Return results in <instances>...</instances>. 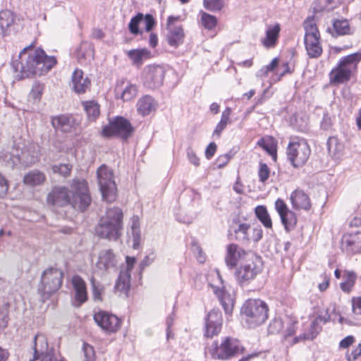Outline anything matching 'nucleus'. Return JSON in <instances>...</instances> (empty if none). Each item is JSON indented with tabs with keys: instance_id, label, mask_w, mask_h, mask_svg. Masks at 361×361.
I'll use <instances>...</instances> for the list:
<instances>
[{
	"instance_id": "f257e3e1",
	"label": "nucleus",
	"mask_w": 361,
	"mask_h": 361,
	"mask_svg": "<svg viewBox=\"0 0 361 361\" xmlns=\"http://www.w3.org/2000/svg\"><path fill=\"white\" fill-rule=\"evenodd\" d=\"M32 47V44L25 47L19 54V60L12 62L14 71L20 73L21 78L46 74L56 63L55 57L47 56L42 49Z\"/></svg>"
},
{
	"instance_id": "f03ea898",
	"label": "nucleus",
	"mask_w": 361,
	"mask_h": 361,
	"mask_svg": "<svg viewBox=\"0 0 361 361\" xmlns=\"http://www.w3.org/2000/svg\"><path fill=\"white\" fill-rule=\"evenodd\" d=\"M122 228V210L118 207H114L106 210V215L100 219L95 231L100 238L116 240L121 235Z\"/></svg>"
},
{
	"instance_id": "7ed1b4c3",
	"label": "nucleus",
	"mask_w": 361,
	"mask_h": 361,
	"mask_svg": "<svg viewBox=\"0 0 361 361\" xmlns=\"http://www.w3.org/2000/svg\"><path fill=\"white\" fill-rule=\"evenodd\" d=\"M40 147L38 145L30 143L24 147L15 145L8 155H5L8 165L14 168L18 165L29 167L37 163L39 159Z\"/></svg>"
},
{
	"instance_id": "20e7f679",
	"label": "nucleus",
	"mask_w": 361,
	"mask_h": 361,
	"mask_svg": "<svg viewBox=\"0 0 361 361\" xmlns=\"http://www.w3.org/2000/svg\"><path fill=\"white\" fill-rule=\"evenodd\" d=\"M360 61L361 53L352 54L341 59L329 73L330 83L337 85L348 82Z\"/></svg>"
},
{
	"instance_id": "39448f33",
	"label": "nucleus",
	"mask_w": 361,
	"mask_h": 361,
	"mask_svg": "<svg viewBox=\"0 0 361 361\" xmlns=\"http://www.w3.org/2000/svg\"><path fill=\"white\" fill-rule=\"evenodd\" d=\"M244 347L234 338L227 336L222 338L221 343L214 341L207 352L213 359L226 360L243 353Z\"/></svg>"
},
{
	"instance_id": "423d86ee",
	"label": "nucleus",
	"mask_w": 361,
	"mask_h": 361,
	"mask_svg": "<svg viewBox=\"0 0 361 361\" xmlns=\"http://www.w3.org/2000/svg\"><path fill=\"white\" fill-rule=\"evenodd\" d=\"M268 306L259 299H249L242 307V314L245 316L250 327L264 323L268 318Z\"/></svg>"
},
{
	"instance_id": "0eeeda50",
	"label": "nucleus",
	"mask_w": 361,
	"mask_h": 361,
	"mask_svg": "<svg viewBox=\"0 0 361 361\" xmlns=\"http://www.w3.org/2000/svg\"><path fill=\"white\" fill-rule=\"evenodd\" d=\"M247 257L235 271L236 280L242 286L250 283L262 270V262L259 256L252 252Z\"/></svg>"
},
{
	"instance_id": "6e6552de",
	"label": "nucleus",
	"mask_w": 361,
	"mask_h": 361,
	"mask_svg": "<svg viewBox=\"0 0 361 361\" xmlns=\"http://www.w3.org/2000/svg\"><path fill=\"white\" fill-rule=\"evenodd\" d=\"M63 279V272L55 267H49L42 272L38 290L44 299L49 298L60 288Z\"/></svg>"
},
{
	"instance_id": "1a4fd4ad",
	"label": "nucleus",
	"mask_w": 361,
	"mask_h": 361,
	"mask_svg": "<svg viewBox=\"0 0 361 361\" xmlns=\"http://www.w3.org/2000/svg\"><path fill=\"white\" fill-rule=\"evenodd\" d=\"M71 190V206L75 210L84 212L92 202L87 181L73 180Z\"/></svg>"
},
{
	"instance_id": "9d476101",
	"label": "nucleus",
	"mask_w": 361,
	"mask_h": 361,
	"mask_svg": "<svg viewBox=\"0 0 361 361\" xmlns=\"http://www.w3.org/2000/svg\"><path fill=\"white\" fill-rule=\"evenodd\" d=\"M97 174L103 200L109 202H113L117 192L113 171L106 166L102 165L97 169Z\"/></svg>"
},
{
	"instance_id": "9b49d317",
	"label": "nucleus",
	"mask_w": 361,
	"mask_h": 361,
	"mask_svg": "<svg viewBox=\"0 0 361 361\" xmlns=\"http://www.w3.org/2000/svg\"><path fill=\"white\" fill-rule=\"evenodd\" d=\"M134 128L128 120L118 116L110 121L109 125L104 126L102 130V135L104 137H118L128 140L133 134Z\"/></svg>"
},
{
	"instance_id": "f8f14e48",
	"label": "nucleus",
	"mask_w": 361,
	"mask_h": 361,
	"mask_svg": "<svg viewBox=\"0 0 361 361\" xmlns=\"http://www.w3.org/2000/svg\"><path fill=\"white\" fill-rule=\"evenodd\" d=\"M310 149L304 140H294L290 141L286 154L288 159L293 166L298 168L303 166L310 155Z\"/></svg>"
},
{
	"instance_id": "ddd939ff",
	"label": "nucleus",
	"mask_w": 361,
	"mask_h": 361,
	"mask_svg": "<svg viewBox=\"0 0 361 361\" xmlns=\"http://www.w3.org/2000/svg\"><path fill=\"white\" fill-rule=\"evenodd\" d=\"M164 76L165 70L164 67L155 64L148 65L143 69V84L149 89L158 88L163 84Z\"/></svg>"
},
{
	"instance_id": "4468645a",
	"label": "nucleus",
	"mask_w": 361,
	"mask_h": 361,
	"mask_svg": "<svg viewBox=\"0 0 361 361\" xmlns=\"http://www.w3.org/2000/svg\"><path fill=\"white\" fill-rule=\"evenodd\" d=\"M217 280V283L214 284L209 283L213 293L218 298L222 307L224 308L226 314H231L233 310L234 301L231 298V295L225 290L224 286L223 284V279L218 271L215 272L214 275H211Z\"/></svg>"
},
{
	"instance_id": "2eb2a0df",
	"label": "nucleus",
	"mask_w": 361,
	"mask_h": 361,
	"mask_svg": "<svg viewBox=\"0 0 361 361\" xmlns=\"http://www.w3.org/2000/svg\"><path fill=\"white\" fill-rule=\"evenodd\" d=\"M180 20V16H171L168 18L166 23V39L168 44L177 48L184 42L185 33L182 25H176L175 23Z\"/></svg>"
},
{
	"instance_id": "dca6fc26",
	"label": "nucleus",
	"mask_w": 361,
	"mask_h": 361,
	"mask_svg": "<svg viewBox=\"0 0 361 361\" xmlns=\"http://www.w3.org/2000/svg\"><path fill=\"white\" fill-rule=\"evenodd\" d=\"M275 209L280 216L281 223L286 231L289 232L293 230L298 221L295 213L290 210L285 202L279 198L275 202Z\"/></svg>"
},
{
	"instance_id": "f3484780",
	"label": "nucleus",
	"mask_w": 361,
	"mask_h": 361,
	"mask_svg": "<svg viewBox=\"0 0 361 361\" xmlns=\"http://www.w3.org/2000/svg\"><path fill=\"white\" fill-rule=\"evenodd\" d=\"M71 191L63 186H56L47 195V203L54 207L71 205Z\"/></svg>"
},
{
	"instance_id": "a211bd4d",
	"label": "nucleus",
	"mask_w": 361,
	"mask_h": 361,
	"mask_svg": "<svg viewBox=\"0 0 361 361\" xmlns=\"http://www.w3.org/2000/svg\"><path fill=\"white\" fill-rule=\"evenodd\" d=\"M94 320L104 331L113 333L118 330L121 321L114 314L106 312H99L94 315Z\"/></svg>"
},
{
	"instance_id": "6ab92c4d",
	"label": "nucleus",
	"mask_w": 361,
	"mask_h": 361,
	"mask_svg": "<svg viewBox=\"0 0 361 361\" xmlns=\"http://www.w3.org/2000/svg\"><path fill=\"white\" fill-rule=\"evenodd\" d=\"M223 324L222 314L219 310L210 311L206 319L204 335L207 337H213L219 334Z\"/></svg>"
},
{
	"instance_id": "aec40b11",
	"label": "nucleus",
	"mask_w": 361,
	"mask_h": 361,
	"mask_svg": "<svg viewBox=\"0 0 361 361\" xmlns=\"http://www.w3.org/2000/svg\"><path fill=\"white\" fill-rule=\"evenodd\" d=\"M253 252L245 251L235 244H230L227 247V253L225 258L226 265L231 269L236 266L238 262H244L247 259L249 253Z\"/></svg>"
},
{
	"instance_id": "412c9836",
	"label": "nucleus",
	"mask_w": 361,
	"mask_h": 361,
	"mask_svg": "<svg viewBox=\"0 0 361 361\" xmlns=\"http://www.w3.org/2000/svg\"><path fill=\"white\" fill-rule=\"evenodd\" d=\"M117 264V257L112 250L107 249L99 252L96 263L99 269L109 272L116 269Z\"/></svg>"
},
{
	"instance_id": "4be33fe9",
	"label": "nucleus",
	"mask_w": 361,
	"mask_h": 361,
	"mask_svg": "<svg viewBox=\"0 0 361 361\" xmlns=\"http://www.w3.org/2000/svg\"><path fill=\"white\" fill-rule=\"evenodd\" d=\"M341 248L348 254L361 252V232L357 231L344 235L342 239Z\"/></svg>"
},
{
	"instance_id": "5701e85b",
	"label": "nucleus",
	"mask_w": 361,
	"mask_h": 361,
	"mask_svg": "<svg viewBox=\"0 0 361 361\" xmlns=\"http://www.w3.org/2000/svg\"><path fill=\"white\" fill-rule=\"evenodd\" d=\"M71 283L75 292L74 305L79 307L87 300V292L85 281L78 275L73 276Z\"/></svg>"
},
{
	"instance_id": "b1692460",
	"label": "nucleus",
	"mask_w": 361,
	"mask_h": 361,
	"mask_svg": "<svg viewBox=\"0 0 361 361\" xmlns=\"http://www.w3.org/2000/svg\"><path fill=\"white\" fill-rule=\"evenodd\" d=\"M290 200L294 209L308 211L311 208L310 199L302 190L297 189L293 191L290 194Z\"/></svg>"
},
{
	"instance_id": "393cba45",
	"label": "nucleus",
	"mask_w": 361,
	"mask_h": 361,
	"mask_svg": "<svg viewBox=\"0 0 361 361\" xmlns=\"http://www.w3.org/2000/svg\"><path fill=\"white\" fill-rule=\"evenodd\" d=\"M90 86V80L84 77L81 70L75 69L72 75V88L77 94L85 93Z\"/></svg>"
},
{
	"instance_id": "a878e982",
	"label": "nucleus",
	"mask_w": 361,
	"mask_h": 361,
	"mask_svg": "<svg viewBox=\"0 0 361 361\" xmlns=\"http://www.w3.org/2000/svg\"><path fill=\"white\" fill-rule=\"evenodd\" d=\"M231 235L238 242L247 244L250 240L251 226L246 223L235 224L231 226Z\"/></svg>"
},
{
	"instance_id": "bb28decb",
	"label": "nucleus",
	"mask_w": 361,
	"mask_h": 361,
	"mask_svg": "<svg viewBox=\"0 0 361 361\" xmlns=\"http://www.w3.org/2000/svg\"><path fill=\"white\" fill-rule=\"evenodd\" d=\"M34 356L33 358L30 360L29 361H35L39 358V357H43V355L46 353H54L52 350L49 351L48 349V342L46 336L44 334H37L34 338Z\"/></svg>"
},
{
	"instance_id": "cd10ccee",
	"label": "nucleus",
	"mask_w": 361,
	"mask_h": 361,
	"mask_svg": "<svg viewBox=\"0 0 361 361\" xmlns=\"http://www.w3.org/2000/svg\"><path fill=\"white\" fill-rule=\"evenodd\" d=\"M74 119L66 115L54 116L51 119V125L54 128L63 133L71 132L74 127Z\"/></svg>"
},
{
	"instance_id": "c85d7f7f",
	"label": "nucleus",
	"mask_w": 361,
	"mask_h": 361,
	"mask_svg": "<svg viewBox=\"0 0 361 361\" xmlns=\"http://www.w3.org/2000/svg\"><path fill=\"white\" fill-rule=\"evenodd\" d=\"M133 65L140 68L144 61L150 59L151 52L146 48L130 49L126 52Z\"/></svg>"
},
{
	"instance_id": "c756f323",
	"label": "nucleus",
	"mask_w": 361,
	"mask_h": 361,
	"mask_svg": "<svg viewBox=\"0 0 361 361\" xmlns=\"http://www.w3.org/2000/svg\"><path fill=\"white\" fill-rule=\"evenodd\" d=\"M320 37H305V45L310 58L317 59L322 53V48L320 44Z\"/></svg>"
},
{
	"instance_id": "7c9ffc66",
	"label": "nucleus",
	"mask_w": 361,
	"mask_h": 361,
	"mask_svg": "<svg viewBox=\"0 0 361 361\" xmlns=\"http://www.w3.org/2000/svg\"><path fill=\"white\" fill-rule=\"evenodd\" d=\"M137 106L140 114L147 116L156 110L157 103L151 96L145 95L138 100Z\"/></svg>"
},
{
	"instance_id": "2f4dec72",
	"label": "nucleus",
	"mask_w": 361,
	"mask_h": 361,
	"mask_svg": "<svg viewBox=\"0 0 361 361\" xmlns=\"http://www.w3.org/2000/svg\"><path fill=\"white\" fill-rule=\"evenodd\" d=\"M14 22L15 17L11 11L3 10L0 11V30L2 36H6L9 33V28Z\"/></svg>"
},
{
	"instance_id": "473e14b6",
	"label": "nucleus",
	"mask_w": 361,
	"mask_h": 361,
	"mask_svg": "<svg viewBox=\"0 0 361 361\" xmlns=\"http://www.w3.org/2000/svg\"><path fill=\"white\" fill-rule=\"evenodd\" d=\"M130 274L128 271H121L114 288L120 294L127 295L130 286Z\"/></svg>"
},
{
	"instance_id": "72a5a7b5",
	"label": "nucleus",
	"mask_w": 361,
	"mask_h": 361,
	"mask_svg": "<svg viewBox=\"0 0 361 361\" xmlns=\"http://www.w3.org/2000/svg\"><path fill=\"white\" fill-rule=\"evenodd\" d=\"M46 180V176L44 173L39 170H32L26 173L23 177L24 184L29 186H37L42 185Z\"/></svg>"
},
{
	"instance_id": "f704fd0d",
	"label": "nucleus",
	"mask_w": 361,
	"mask_h": 361,
	"mask_svg": "<svg viewBox=\"0 0 361 361\" xmlns=\"http://www.w3.org/2000/svg\"><path fill=\"white\" fill-rule=\"evenodd\" d=\"M279 32L280 25L279 24H276L273 27H268L266 31V37L262 41L263 45L267 48L274 47L277 42Z\"/></svg>"
},
{
	"instance_id": "c9c22d12",
	"label": "nucleus",
	"mask_w": 361,
	"mask_h": 361,
	"mask_svg": "<svg viewBox=\"0 0 361 361\" xmlns=\"http://www.w3.org/2000/svg\"><path fill=\"white\" fill-rule=\"evenodd\" d=\"M305 30V37H320V34L314 21V15L309 16L303 23Z\"/></svg>"
},
{
	"instance_id": "e433bc0d",
	"label": "nucleus",
	"mask_w": 361,
	"mask_h": 361,
	"mask_svg": "<svg viewBox=\"0 0 361 361\" xmlns=\"http://www.w3.org/2000/svg\"><path fill=\"white\" fill-rule=\"evenodd\" d=\"M257 219L267 228H272V221L265 206L259 205L255 208Z\"/></svg>"
},
{
	"instance_id": "4c0bfd02",
	"label": "nucleus",
	"mask_w": 361,
	"mask_h": 361,
	"mask_svg": "<svg viewBox=\"0 0 361 361\" xmlns=\"http://www.w3.org/2000/svg\"><path fill=\"white\" fill-rule=\"evenodd\" d=\"M116 95L121 94V98L123 101H129L133 99L137 92V86L133 84H128L123 89L117 87L116 89Z\"/></svg>"
},
{
	"instance_id": "58836bf2",
	"label": "nucleus",
	"mask_w": 361,
	"mask_h": 361,
	"mask_svg": "<svg viewBox=\"0 0 361 361\" xmlns=\"http://www.w3.org/2000/svg\"><path fill=\"white\" fill-rule=\"evenodd\" d=\"M333 27L338 35H352L354 30L352 29L347 20H336L333 23Z\"/></svg>"
},
{
	"instance_id": "ea45409f",
	"label": "nucleus",
	"mask_w": 361,
	"mask_h": 361,
	"mask_svg": "<svg viewBox=\"0 0 361 361\" xmlns=\"http://www.w3.org/2000/svg\"><path fill=\"white\" fill-rule=\"evenodd\" d=\"M83 106L89 120L94 121L99 115V106L93 101H87L83 103Z\"/></svg>"
},
{
	"instance_id": "a19ab883",
	"label": "nucleus",
	"mask_w": 361,
	"mask_h": 361,
	"mask_svg": "<svg viewBox=\"0 0 361 361\" xmlns=\"http://www.w3.org/2000/svg\"><path fill=\"white\" fill-rule=\"evenodd\" d=\"M344 281L341 282L340 287L345 293H349L355 283V274L353 271H345L343 274Z\"/></svg>"
},
{
	"instance_id": "79ce46f5",
	"label": "nucleus",
	"mask_w": 361,
	"mask_h": 361,
	"mask_svg": "<svg viewBox=\"0 0 361 361\" xmlns=\"http://www.w3.org/2000/svg\"><path fill=\"white\" fill-rule=\"evenodd\" d=\"M90 284L92 286V296L94 301L102 300V293L104 292L103 285L96 281V279L92 276L90 278Z\"/></svg>"
},
{
	"instance_id": "37998d69",
	"label": "nucleus",
	"mask_w": 361,
	"mask_h": 361,
	"mask_svg": "<svg viewBox=\"0 0 361 361\" xmlns=\"http://www.w3.org/2000/svg\"><path fill=\"white\" fill-rule=\"evenodd\" d=\"M257 145L265 150L274 159H276V149L271 140L262 137L258 140Z\"/></svg>"
},
{
	"instance_id": "c03bdc74",
	"label": "nucleus",
	"mask_w": 361,
	"mask_h": 361,
	"mask_svg": "<svg viewBox=\"0 0 361 361\" xmlns=\"http://www.w3.org/2000/svg\"><path fill=\"white\" fill-rule=\"evenodd\" d=\"M201 23L205 29L211 30L216 26L217 19L214 16L202 12Z\"/></svg>"
},
{
	"instance_id": "a18cd8bd",
	"label": "nucleus",
	"mask_w": 361,
	"mask_h": 361,
	"mask_svg": "<svg viewBox=\"0 0 361 361\" xmlns=\"http://www.w3.org/2000/svg\"><path fill=\"white\" fill-rule=\"evenodd\" d=\"M331 2V0H315L312 4L314 14L330 11L331 9L329 8Z\"/></svg>"
},
{
	"instance_id": "49530a36",
	"label": "nucleus",
	"mask_w": 361,
	"mask_h": 361,
	"mask_svg": "<svg viewBox=\"0 0 361 361\" xmlns=\"http://www.w3.org/2000/svg\"><path fill=\"white\" fill-rule=\"evenodd\" d=\"M329 152L336 156L342 149V145L338 142V138L336 137H330L326 142Z\"/></svg>"
},
{
	"instance_id": "de8ad7c7",
	"label": "nucleus",
	"mask_w": 361,
	"mask_h": 361,
	"mask_svg": "<svg viewBox=\"0 0 361 361\" xmlns=\"http://www.w3.org/2000/svg\"><path fill=\"white\" fill-rule=\"evenodd\" d=\"M203 4L206 9L215 12L221 10L224 3L223 0H203Z\"/></svg>"
},
{
	"instance_id": "09e8293b",
	"label": "nucleus",
	"mask_w": 361,
	"mask_h": 361,
	"mask_svg": "<svg viewBox=\"0 0 361 361\" xmlns=\"http://www.w3.org/2000/svg\"><path fill=\"white\" fill-rule=\"evenodd\" d=\"M142 20L143 14L140 13L131 18L128 25V28L132 34L137 35L140 32L138 25Z\"/></svg>"
},
{
	"instance_id": "8fccbe9b",
	"label": "nucleus",
	"mask_w": 361,
	"mask_h": 361,
	"mask_svg": "<svg viewBox=\"0 0 361 361\" xmlns=\"http://www.w3.org/2000/svg\"><path fill=\"white\" fill-rule=\"evenodd\" d=\"M72 166L68 164H61L58 165H54L51 167L52 171L54 173H59L63 177L69 176L71 171Z\"/></svg>"
},
{
	"instance_id": "3c124183",
	"label": "nucleus",
	"mask_w": 361,
	"mask_h": 361,
	"mask_svg": "<svg viewBox=\"0 0 361 361\" xmlns=\"http://www.w3.org/2000/svg\"><path fill=\"white\" fill-rule=\"evenodd\" d=\"M43 89V85L40 83H35L30 92L29 97L32 99L35 102H39L42 97Z\"/></svg>"
},
{
	"instance_id": "603ef678",
	"label": "nucleus",
	"mask_w": 361,
	"mask_h": 361,
	"mask_svg": "<svg viewBox=\"0 0 361 361\" xmlns=\"http://www.w3.org/2000/svg\"><path fill=\"white\" fill-rule=\"evenodd\" d=\"M270 170L265 163L260 162L258 170L259 180L262 183L267 181L269 177Z\"/></svg>"
},
{
	"instance_id": "864d4df0",
	"label": "nucleus",
	"mask_w": 361,
	"mask_h": 361,
	"mask_svg": "<svg viewBox=\"0 0 361 361\" xmlns=\"http://www.w3.org/2000/svg\"><path fill=\"white\" fill-rule=\"evenodd\" d=\"M319 320L316 317V319L312 321L310 328V335L307 336V339H314L317 334L322 330V326H320Z\"/></svg>"
},
{
	"instance_id": "5fc2aeb1",
	"label": "nucleus",
	"mask_w": 361,
	"mask_h": 361,
	"mask_svg": "<svg viewBox=\"0 0 361 361\" xmlns=\"http://www.w3.org/2000/svg\"><path fill=\"white\" fill-rule=\"evenodd\" d=\"M84 352V361H95V353L92 345L84 343L82 348Z\"/></svg>"
},
{
	"instance_id": "6e6d98bb",
	"label": "nucleus",
	"mask_w": 361,
	"mask_h": 361,
	"mask_svg": "<svg viewBox=\"0 0 361 361\" xmlns=\"http://www.w3.org/2000/svg\"><path fill=\"white\" fill-rule=\"evenodd\" d=\"M283 328V322L280 319H274L269 324V332L274 334L279 333Z\"/></svg>"
},
{
	"instance_id": "4d7b16f0",
	"label": "nucleus",
	"mask_w": 361,
	"mask_h": 361,
	"mask_svg": "<svg viewBox=\"0 0 361 361\" xmlns=\"http://www.w3.org/2000/svg\"><path fill=\"white\" fill-rule=\"evenodd\" d=\"M192 250L196 255V258L199 262L203 263L205 261V256L200 246L195 242L192 243Z\"/></svg>"
},
{
	"instance_id": "13d9d810",
	"label": "nucleus",
	"mask_w": 361,
	"mask_h": 361,
	"mask_svg": "<svg viewBox=\"0 0 361 361\" xmlns=\"http://www.w3.org/2000/svg\"><path fill=\"white\" fill-rule=\"evenodd\" d=\"M8 187L7 179L0 173V198L4 197L7 194Z\"/></svg>"
},
{
	"instance_id": "bf43d9fd",
	"label": "nucleus",
	"mask_w": 361,
	"mask_h": 361,
	"mask_svg": "<svg viewBox=\"0 0 361 361\" xmlns=\"http://www.w3.org/2000/svg\"><path fill=\"white\" fill-rule=\"evenodd\" d=\"M142 22L145 23L147 32L151 31L155 25V20L153 16L150 14H147L145 16H143V20Z\"/></svg>"
},
{
	"instance_id": "052dcab7",
	"label": "nucleus",
	"mask_w": 361,
	"mask_h": 361,
	"mask_svg": "<svg viewBox=\"0 0 361 361\" xmlns=\"http://www.w3.org/2000/svg\"><path fill=\"white\" fill-rule=\"evenodd\" d=\"M352 310L355 315H361V296L352 300Z\"/></svg>"
},
{
	"instance_id": "680f3d73",
	"label": "nucleus",
	"mask_w": 361,
	"mask_h": 361,
	"mask_svg": "<svg viewBox=\"0 0 361 361\" xmlns=\"http://www.w3.org/2000/svg\"><path fill=\"white\" fill-rule=\"evenodd\" d=\"M361 355V343L357 347L353 350L350 353L347 352L345 357L348 361L355 360Z\"/></svg>"
},
{
	"instance_id": "e2e57ef3",
	"label": "nucleus",
	"mask_w": 361,
	"mask_h": 361,
	"mask_svg": "<svg viewBox=\"0 0 361 361\" xmlns=\"http://www.w3.org/2000/svg\"><path fill=\"white\" fill-rule=\"evenodd\" d=\"M187 156L191 164L197 166L200 165V159L191 147L187 149Z\"/></svg>"
},
{
	"instance_id": "0e129e2a",
	"label": "nucleus",
	"mask_w": 361,
	"mask_h": 361,
	"mask_svg": "<svg viewBox=\"0 0 361 361\" xmlns=\"http://www.w3.org/2000/svg\"><path fill=\"white\" fill-rule=\"evenodd\" d=\"M262 238V231L259 226L256 228H251L250 240L254 242H257Z\"/></svg>"
},
{
	"instance_id": "69168bd1",
	"label": "nucleus",
	"mask_w": 361,
	"mask_h": 361,
	"mask_svg": "<svg viewBox=\"0 0 361 361\" xmlns=\"http://www.w3.org/2000/svg\"><path fill=\"white\" fill-rule=\"evenodd\" d=\"M41 361H64V360L60 355L55 354L54 353H49L43 355Z\"/></svg>"
},
{
	"instance_id": "338daca9",
	"label": "nucleus",
	"mask_w": 361,
	"mask_h": 361,
	"mask_svg": "<svg viewBox=\"0 0 361 361\" xmlns=\"http://www.w3.org/2000/svg\"><path fill=\"white\" fill-rule=\"evenodd\" d=\"M133 237V248L135 250H137L141 243V232L139 231H133L132 232Z\"/></svg>"
},
{
	"instance_id": "774afa93",
	"label": "nucleus",
	"mask_w": 361,
	"mask_h": 361,
	"mask_svg": "<svg viewBox=\"0 0 361 361\" xmlns=\"http://www.w3.org/2000/svg\"><path fill=\"white\" fill-rule=\"evenodd\" d=\"M217 146L214 142H211L205 150V157L207 159H210L215 154Z\"/></svg>"
}]
</instances>
